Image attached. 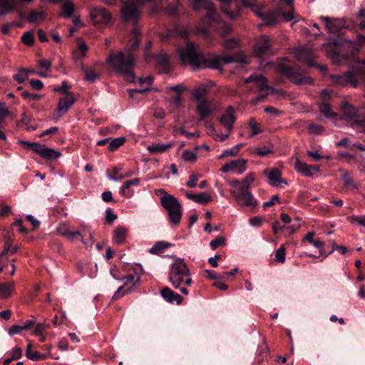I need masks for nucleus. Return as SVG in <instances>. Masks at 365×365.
<instances>
[{
	"label": "nucleus",
	"mask_w": 365,
	"mask_h": 365,
	"mask_svg": "<svg viewBox=\"0 0 365 365\" xmlns=\"http://www.w3.org/2000/svg\"><path fill=\"white\" fill-rule=\"evenodd\" d=\"M133 38L130 48L110 53L106 59L107 63L115 71L126 76L127 81L135 82V76L133 73L135 56L133 51H135L140 41V31L139 28L135 26L132 31Z\"/></svg>",
	"instance_id": "f257e3e1"
},
{
	"label": "nucleus",
	"mask_w": 365,
	"mask_h": 365,
	"mask_svg": "<svg viewBox=\"0 0 365 365\" xmlns=\"http://www.w3.org/2000/svg\"><path fill=\"white\" fill-rule=\"evenodd\" d=\"M168 280L172 286L185 295L189 294L187 287L193 283L190 271L182 258H175L169 266Z\"/></svg>",
	"instance_id": "f03ea898"
},
{
	"label": "nucleus",
	"mask_w": 365,
	"mask_h": 365,
	"mask_svg": "<svg viewBox=\"0 0 365 365\" xmlns=\"http://www.w3.org/2000/svg\"><path fill=\"white\" fill-rule=\"evenodd\" d=\"M178 53L182 63L195 68H207L209 56L197 53L194 43L187 42L185 47L178 48Z\"/></svg>",
	"instance_id": "7ed1b4c3"
},
{
	"label": "nucleus",
	"mask_w": 365,
	"mask_h": 365,
	"mask_svg": "<svg viewBox=\"0 0 365 365\" xmlns=\"http://www.w3.org/2000/svg\"><path fill=\"white\" fill-rule=\"evenodd\" d=\"M164 193L160 197V204L168 212V220L173 227L178 225L182 215V207L179 200L173 195L165 193L164 190H159Z\"/></svg>",
	"instance_id": "20e7f679"
},
{
	"label": "nucleus",
	"mask_w": 365,
	"mask_h": 365,
	"mask_svg": "<svg viewBox=\"0 0 365 365\" xmlns=\"http://www.w3.org/2000/svg\"><path fill=\"white\" fill-rule=\"evenodd\" d=\"M231 185H232V189L230 190L232 195L240 205L251 207L256 205V201L249 190L250 184H244V186H239L240 184Z\"/></svg>",
	"instance_id": "39448f33"
},
{
	"label": "nucleus",
	"mask_w": 365,
	"mask_h": 365,
	"mask_svg": "<svg viewBox=\"0 0 365 365\" xmlns=\"http://www.w3.org/2000/svg\"><path fill=\"white\" fill-rule=\"evenodd\" d=\"M278 70L291 82L295 84H310L312 82L311 78L303 77L297 70L284 63H280L279 65Z\"/></svg>",
	"instance_id": "423d86ee"
},
{
	"label": "nucleus",
	"mask_w": 365,
	"mask_h": 365,
	"mask_svg": "<svg viewBox=\"0 0 365 365\" xmlns=\"http://www.w3.org/2000/svg\"><path fill=\"white\" fill-rule=\"evenodd\" d=\"M357 75L365 76V68L356 67L353 69V71H349L344 73L343 75L334 76L333 79L334 83L337 84L341 86L351 84L353 87H356L358 85V81L356 79Z\"/></svg>",
	"instance_id": "0eeeda50"
},
{
	"label": "nucleus",
	"mask_w": 365,
	"mask_h": 365,
	"mask_svg": "<svg viewBox=\"0 0 365 365\" xmlns=\"http://www.w3.org/2000/svg\"><path fill=\"white\" fill-rule=\"evenodd\" d=\"M136 2L125 3L121 9L122 17L125 21L136 25L140 19V12Z\"/></svg>",
	"instance_id": "6e6552de"
},
{
	"label": "nucleus",
	"mask_w": 365,
	"mask_h": 365,
	"mask_svg": "<svg viewBox=\"0 0 365 365\" xmlns=\"http://www.w3.org/2000/svg\"><path fill=\"white\" fill-rule=\"evenodd\" d=\"M75 102L73 93H67V96L60 98L57 108L53 113V118L58 120L68 111Z\"/></svg>",
	"instance_id": "1a4fd4ad"
},
{
	"label": "nucleus",
	"mask_w": 365,
	"mask_h": 365,
	"mask_svg": "<svg viewBox=\"0 0 365 365\" xmlns=\"http://www.w3.org/2000/svg\"><path fill=\"white\" fill-rule=\"evenodd\" d=\"M191 8L194 11H200L205 9L207 11V16L210 19H215L217 16V13L215 11L213 4L207 0H192L190 2Z\"/></svg>",
	"instance_id": "9d476101"
},
{
	"label": "nucleus",
	"mask_w": 365,
	"mask_h": 365,
	"mask_svg": "<svg viewBox=\"0 0 365 365\" xmlns=\"http://www.w3.org/2000/svg\"><path fill=\"white\" fill-rule=\"evenodd\" d=\"M90 16L95 24H107L110 20V14L103 7L91 9Z\"/></svg>",
	"instance_id": "9b49d317"
},
{
	"label": "nucleus",
	"mask_w": 365,
	"mask_h": 365,
	"mask_svg": "<svg viewBox=\"0 0 365 365\" xmlns=\"http://www.w3.org/2000/svg\"><path fill=\"white\" fill-rule=\"evenodd\" d=\"M254 52L259 58L272 53L270 38L266 36H262L255 46Z\"/></svg>",
	"instance_id": "f8f14e48"
},
{
	"label": "nucleus",
	"mask_w": 365,
	"mask_h": 365,
	"mask_svg": "<svg viewBox=\"0 0 365 365\" xmlns=\"http://www.w3.org/2000/svg\"><path fill=\"white\" fill-rule=\"evenodd\" d=\"M320 19L325 22L326 29L329 33L341 34V30L345 28L346 23L342 19H332L327 16H321Z\"/></svg>",
	"instance_id": "ddd939ff"
},
{
	"label": "nucleus",
	"mask_w": 365,
	"mask_h": 365,
	"mask_svg": "<svg viewBox=\"0 0 365 365\" xmlns=\"http://www.w3.org/2000/svg\"><path fill=\"white\" fill-rule=\"evenodd\" d=\"M294 0H281L278 6V11L284 17L285 21H290L294 18Z\"/></svg>",
	"instance_id": "4468645a"
},
{
	"label": "nucleus",
	"mask_w": 365,
	"mask_h": 365,
	"mask_svg": "<svg viewBox=\"0 0 365 365\" xmlns=\"http://www.w3.org/2000/svg\"><path fill=\"white\" fill-rule=\"evenodd\" d=\"M246 160L244 159H237L230 161L224 165L220 170L222 173L232 172L237 174L242 173L245 170Z\"/></svg>",
	"instance_id": "2eb2a0df"
},
{
	"label": "nucleus",
	"mask_w": 365,
	"mask_h": 365,
	"mask_svg": "<svg viewBox=\"0 0 365 365\" xmlns=\"http://www.w3.org/2000/svg\"><path fill=\"white\" fill-rule=\"evenodd\" d=\"M196 111L197 112L200 117L199 120L204 121L214 112V108L212 103L207 99L197 101V104L196 106Z\"/></svg>",
	"instance_id": "dca6fc26"
},
{
	"label": "nucleus",
	"mask_w": 365,
	"mask_h": 365,
	"mask_svg": "<svg viewBox=\"0 0 365 365\" xmlns=\"http://www.w3.org/2000/svg\"><path fill=\"white\" fill-rule=\"evenodd\" d=\"M234 62V57L232 56H209L208 64L207 67L212 69H221L222 65L228 64Z\"/></svg>",
	"instance_id": "f3484780"
},
{
	"label": "nucleus",
	"mask_w": 365,
	"mask_h": 365,
	"mask_svg": "<svg viewBox=\"0 0 365 365\" xmlns=\"http://www.w3.org/2000/svg\"><path fill=\"white\" fill-rule=\"evenodd\" d=\"M161 297L168 302L176 304H180L183 300V297L179 294L173 291L168 287H163L160 291Z\"/></svg>",
	"instance_id": "a211bd4d"
},
{
	"label": "nucleus",
	"mask_w": 365,
	"mask_h": 365,
	"mask_svg": "<svg viewBox=\"0 0 365 365\" xmlns=\"http://www.w3.org/2000/svg\"><path fill=\"white\" fill-rule=\"evenodd\" d=\"M235 121L234 109L232 106H229L225 113L221 116L220 122L222 125L227 128L228 131H231L233 128Z\"/></svg>",
	"instance_id": "6ab92c4d"
},
{
	"label": "nucleus",
	"mask_w": 365,
	"mask_h": 365,
	"mask_svg": "<svg viewBox=\"0 0 365 365\" xmlns=\"http://www.w3.org/2000/svg\"><path fill=\"white\" fill-rule=\"evenodd\" d=\"M36 153L46 160H56L61 156V153L58 151L41 144V148L36 150Z\"/></svg>",
	"instance_id": "aec40b11"
},
{
	"label": "nucleus",
	"mask_w": 365,
	"mask_h": 365,
	"mask_svg": "<svg viewBox=\"0 0 365 365\" xmlns=\"http://www.w3.org/2000/svg\"><path fill=\"white\" fill-rule=\"evenodd\" d=\"M131 176V173L122 168L114 167L111 173L108 172V177L110 180L120 181Z\"/></svg>",
	"instance_id": "412c9836"
},
{
	"label": "nucleus",
	"mask_w": 365,
	"mask_h": 365,
	"mask_svg": "<svg viewBox=\"0 0 365 365\" xmlns=\"http://www.w3.org/2000/svg\"><path fill=\"white\" fill-rule=\"evenodd\" d=\"M296 170L306 176H310L319 171L316 165H308L299 160L295 162Z\"/></svg>",
	"instance_id": "4be33fe9"
},
{
	"label": "nucleus",
	"mask_w": 365,
	"mask_h": 365,
	"mask_svg": "<svg viewBox=\"0 0 365 365\" xmlns=\"http://www.w3.org/2000/svg\"><path fill=\"white\" fill-rule=\"evenodd\" d=\"M185 195L188 199L200 204L205 205L211 201L210 195L205 192H200L197 194L186 192Z\"/></svg>",
	"instance_id": "5701e85b"
},
{
	"label": "nucleus",
	"mask_w": 365,
	"mask_h": 365,
	"mask_svg": "<svg viewBox=\"0 0 365 365\" xmlns=\"http://www.w3.org/2000/svg\"><path fill=\"white\" fill-rule=\"evenodd\" d=\"M128 234V229L123 226L115 228L113 232V241L117 245H122L125 242Z\"/></svg>",
	"instance_id": "b1692460"
},
{
	"label": "nucleus",
	"mask_w": 365,
	"mask_h": 365,
	"mask_svg": "<svg viewBox=\"0 0 365 365\" xmlns=\"http://www.w3.org/2000/svg\"><path fill=\"white\" fill-rule=\"evenodd\" d=\"M155 60L158 66L163 69L164 73L170 71V65L168 56L165 53H160L155 56Z\"/></svg>",
	"instance_id": "393cba45"
},
{
	"label": "nucleus",
	"mask_w": 365,
	"mask_h": 365,
	"mask_svg": "<svg viewBox=\"0 0 365 365\" xmlns=\"http://www.w3.org/2000/svg\"><path fill=\"white\" fill-rule=\"evenodd\" d=\"M263 174L272 182H287L286 180L281 178V172L277 168L265 170Z\"/></svg>",
	"instance_id": "a878e982"
},
{
	"label": "nucleus",
	"mask_w": 365,
	"mask_h": 365,
	"mask_svg": "<svg viewBox=\"0 0 365 365\" xmlns=\"http://www.w3.org/2000/svg\"><path fill=\"white\" fill-rule=\"evenodd\" d=\"M217 17H218V16ZM210 20L212 21H216V26H212L215 28L216 31L220 35L225 36L231 31V30H232L231 26L229 24H227V23H225V21H223L222 20L217 21V18H216L214 20L213 19H210Z\"/></svg>",
	"instance_id": "bb28decb"
},
{
	"label": "nucleus",
	"mask_w": 365,
	"mask_h": 365,
	"mask_svg": "<svg viewBox=\"0 0 365 365\" xmlns=\"http://www.w3.org/2000/svg\"><path fill=\"white\" fill-rule=\"evenodd\" d=\"M26 356L32 361H39L46 359L47 354L34 351L31 344H29L26 350Z\"/></svg>",
	"instance_id": "cd10ccee"
},
{
	"label": "nucleus",
	"mask_w": 365,
	"mask_h": 365,
	"mask_svg": "<svg viewBox=\"0 0 365 365\" xmlns=\"http://www.w3.org/2000/svg\"><path fill=\"white\" fill-rule=\"evenodd\" d=\"M171 244L165 241L157 242L150 250L149 252L153 255H160L164 250L171 247Z\"/></svg>",
	"instance_id": "c85d7f7f"
},
{
	"label": "nucleus",
	"mask_w": 365,
	"mask_h": 365,
	"mask_svg": "<svg viewBox=\"0 0 365 365\" xmlns=\"http://www.w3.org/2000/svg\"><path fill=\"white\" fill-rule=\"evenodd\" d=\"M208 92V86L202 84L199 86L195 90H194L192 93V96L197 101H202V100H207L206 98H204L203 96H205Z\"/></svg>",
	"instance_id": "c756f323"
},
{
	"label": "nucleus",
	"mask_w": 365,
	"mask_h": 365,
	"mask_svg": "<svg viewBox=\"0 0 365 365\" xmlns=\"http://www.w3.org/2000/svg\"><path fill=\"white\" fill-rule=\"evenodd\" d=\"M320 113L327 118H333L336 115V113L333 112L331 106L326 103H322L319 106Z\"/></svg>",
	"instance_id": "7c9ffc66"
},
{
	"label": "nucleus",
	"mask_w": 365,
	"mask_h": 365,
	"mask_svg": "<svg viewBox=\"0 0 365 365\" xmlns=\"http://www.w3.org/2000/svg\"><path fill=\"white\" fill-rule=\"evenodd\" d=\"M173 146V143H160L149 145L148 150L152 153H161L166 151L168 149Z\"/></svg>",
	"instance_id": "2f4dec72"
},
{
	"label": "nucleus",
	"mask_w": 365,
	"mask_h": 365,
	"mask_svg": "<svg viewBox=\"0 0 365 365\" xmlns=\"http://www.w3.org/2000/svg\"><path fill=\"white\" fill-rule=\"evenodd\" d=\"M46 17L45 11H31L27 16V20L30 23L36 22L38 20H44Z\"/></svg>",
	"instance_id": "473e14b6"
},
{
	"label": "nucleus",
	"mask_w": 365,
	"mask_h": 365,
	"mask_svg": "<svg viewBox=\"0 0 365 365\" xmlns=\"http://www.w3.org/2000/svg\"><path fill=\"white\" fill-rule=\"evenodd\" d=\"M182 9L183 7L180 4H170L166 7L165 12L169 16L175 17L179 14L180 11Z\"/></svg>",
	"instance_id": "72a5a7b5"
},
{
	"label": "nucleus",
	"mask_w": 365,
	"mask_h": 365,
	"mask_svg": "<svg viewBox=\"0 0 365 365\" xmlns=\"http://www.w3.org/2000/svg\"><path fill=\"white\" fill-rule=\"evenodd\" d=\"M62 14L64 18H69L73 13L74 7L71 1H65L61 5Z\"/></svg>",
	"instance_id": "f704fd0d"
},
{
	"label": "nucleus",
	"mask_w": 365,
	"mask_h": 365,
	"mask_svg": "<svg viewBox=\"0 0 365 365\" xmlns=\"http://www.w3.org/2000/svg\"><path fill=\"white\" fill-rule=\"evenodd\" d=\"M125 142L124 137H119L116 138H110L108 149L110 151H115L120 148Z\"/></svg>",
	"instance_id": "c9c22d12"
},
{
	"label": "nucleus",
	"mask_w": 365,
	"mask_h": 365,
	"mask_svg": "<svg viewBox=\"0 0 365 365\" xmlns=\"http://www.w3.org/2000/svg\"><path fill=\"white\" fill-rule=\"evenodd\" d=\"M13 284L11 283L0 284V297L6 298L10 296Z\"/></svg>",
	"instance_id": "e433bc0d"
},
{
	"label": "nucleus",
	"mask_w": 365,
	"mask_h": 365,
	"mask_svg": "<svg viewBox=\"0 0 365 365\" xmlns=\"http://www.w3.org/2000/svg\"><path fill=\"white\" fill-rule=\"evenodd\" d=\"M17 4L15 1L0 0V9L7 11L8 12L16 9Z\"/></svg>",
	"instance_id": "4c0bfd02"
},
{
	"label": "nucleus",
	"mask_w": 365,
	"mask_h": 365,
	"mask_svg": "<svg viewBox=\"0 0 365 365\" xmlns=\"http://www.w3.org/2000/svg\"><path fill=\"white\" fill-rule=\"evenodd\" d=\"M82 70L85 73V78L90 82H94L99 76V75L92 69L82 66Z\"/></svg>",
	"instance_id": "58836bf2"
},
{
	"label": "nucleus",
	"mask_w": 365,
	"mask_h": 365,
	"mask_svg": "<svg viewBox=\"0 0 365 365\" xmlns=\"http://www.w3.org/2000/svg\"><path fill=\"white\" fill-rule=\"evenodd\" d=\"M343 114L347 118H354L356 115V109L350 104L345 103L342 108Z\"/></svg>",
	"instance_id": "ea45409f"
},
{
	"label": "nucleus",
	"mask_w": 365,
	"mask_h": 365,
	"mask_svg": "<svg viewBox=\"0 0 365 365\" xmlns=\"http://www.w3.org/2000/svg\"><path fill=\"white\" fill-rule=\"evenodd\" d=\"M140 279V278L139 276H135L134 274H128L123 277H120V281L124 282V286L128 284L130 282H133V286H135L139 283Z\"/></svg>",
	"instance_id": "a19ab883"
},
{
	"label": "nucleus",
	"mask_w": 365,
	"mask_h": 365,
	"mask_svg": "<svg viewBox=\"0 0 365 365\" xmlns=\"http://www.w3.org/2000/svg\"><path fill=\"white\" fill-rule=\"evenodd\" d=\"M21 41L24 44L29 46H33L34 43L33 33L31 31H27L24 33L21 36Z\"/></svg>",
	"instance_id": "79ce46f5"
},
{
	"label": "nucleus",
	"mask_w": 365,
	"mask_h": 365,
	"mask_svg": "<svg viewBox=\"0 0 365 365\" xmlns=\"http://www.w3.org/2000/svg\"><path fill=\"white\" fill-rule=\"evenodd\" d=\"M285 247L282 245L275 252V261L284 263L285 261Z\"/></svg>",
	"instance_id": "37998d69"
},
{
	"label": "nucleus",
	"mask_w": 365,
	"mask_h": 365,
	"mask_svg": "<svg viewBox=\"0 0 365 365\" xmlns=\"http://www.w3.org/2000/svg\"><path fill=\"white\" fill-rule=\"evenodd\" d=\"M182 158L187 162H194L197 159V155L193 151L186 150L182 153Z\"/></svg>",
	"instance_id": "c03bdc74"
},
{
	"label": "nucleus",
	"mask_w": 365,
	"mask_h": 365,
	"mask_svg": "<svg viewBox=\"0 0 365 365\" xmlns=\"http://www.w3.org/2000/svg\"><path fill=\"white\" fill-rule=\"evenodd\" d=\"M225 238L220 236L212 240L210 243V245L212 250H216L217 247L225 245Z\"/></svg>",
	"instance_id": "a18cd8bd"
},
{
	"label": "nucleus",
	"mask_w": 365,
	"mask_h": 365,
	"mask_svg": "<svg viewBox=\"0 0 365 365\" xmlns=\"http://www.w3.org/2000/svg\"><path fill=\"white\" fill-rule=\"evenodd\" d=\"M69 88L68 83L66 81H63L61 86L55 87L53 91L57 93H62L64 96H67V93H73L68 91Z\"/></svg>",
	"instance_id": "49530a36"
},
{
	"label": "nucleus",
	"mask_w": 365,
	"mask_h": 365,
	"mask_svg": "<svg viewBox=\"0 0 365 365\" xmlns=\"http://www.w3.org/2000/svg\"><path fill=\"white\" fill-rule=\"evenodd\" d=\"M9 115L10 112L6 108L5 103L0 102V125Z\"/></svg>",
	"instance_id": "de8ad7c7"
},
{
	"label": "nucleus",
	"mask_w": 365,
	"mask_h": 365,
	"mask_svg": "<svg viewBox=\"0 0 365 365\" xmlns=\"http://www.w3.org/2000/svg\"><path fill=\"white\" fill-rule=\"evenodd\" d=\"M132 288L133 287H130L128 288L127 290H125L122 292V291L124 289V285L120 287L117 291L114 293L113 297H112V300H115V299H118L120 297H122L123 296H124L125 294H126L127 293H128L129 292H130L132 290Z\"/></svg>",
	"instance_id": "09e8293b"
},
{
	"label": "nucleus",
	"mask_w": 365,
	"mask_h": 365,
	"mask_svg": "<svg viewBox=\"0 0 365 365\" xmlns=\"http://www.w3.org/2000/svg\"><path fill=\"white\" fill-rule=\"evenodd\" d=\"M133 184H123L120 188V193H121L125 197H130L133 193V192L130 190V187Z\"/></svg>",
	"instance_id": "8fccbe9b"
},
{
	"label": "nucleus",
	"mask_w": 365,
	"mask_h": 365,
	"mask_svg": "<svg viewBox=\"0 0 365 365\" xmlns=\"http://www.w3.org/2000/svg\"><path fill=\"white\" fill-rule=\"evenodd\" d=\"M307 129L309 133L316 135L321 134L324 130V128L322 126L314 123L309 125Z\"/></svg>",
	"instance_id": "3c124183"
},
{
	"label": "nucleus",
	"mask_w": 365,
	"mask_h": 365,
	"mask_svg": "<svg viewBox=\"0 0 365 365\" xmlns=\"http://www.w3.org/2000/svg\"><path fill=\"white\" fill-rule=\"evenodd\" d=\"M234 62L239 63L240 64H247L248 61L245 56L242 53H236L233 55Z\"/></svg>",
	"instance_id": "603ef678"
},
{
	"label": "nucleus",
	"mask_w": 365,
	"mask_h": 365,
	"mask_svg": "<svg viewBox=\"0 0 365 365\" xmlns=\"http://www.w3.org/2000/svg\"><path fill=\"white\" fill-rule=\"evenodd\" d=\"M312 244L319 250V252L322 255H324V258L328 256V254L325 253L324 249L323 247L324 243L322 241L317 239L314 240Z\"/></svg>",
	"instance_id": "864d4df0"
},
{
	"label": "nucleus",
	"mask_w": 365,
	"mask_h": 365,
	"mask_svg": "<svg viewBox=\"0 0 365 365\" xmlns=\"http://www.w3.org/2000/svg\"><path fill=\"white\" fill-rule=\"evenodd\" d=\"M19 143L22 145H25L26 146V148L32 150L34 152L36 153V150H38L39 148H41L40 143H29L24 140H20Z\"/></svg>",
	"instance_id": "5fc2aeb1"
},
{
	"label": "nucleus",
	"mask_w": 365,
	"mask_h": 365,
	"mask_svg": "<svg viewBox=\"0 0 365 365\" xmlns=\"http://www.w3.org/2000/svg\"><path fill=\"white\" fill-rule=\"evenodd\" d=\"M116 219H117V215L113 213L112 209L108 208L106 210V220L107 222H108L109 224H111Z\"/></svg>",
	"instance_id": "6e6d98bb"
},
{
	"label": "nucleus",
	"mask_w": 365,
	"mask_h": 365,
	"mask_svg": "<svg viewBox=\"0 0 365 365\" xmlns=\"http://www.w3.org/2000/svg\"><path fill=\"white\" fill-rule=\"evenodd\" d=\"M30 86L36 91H40L43 87V83L38 79H31L29 82Z\"/></svg>",
	"instance_id": "4d7b16f0"
},
{
	"label": "nucleus",
	"mask_w": 365,
	"mask_h": 365,
	"mask_svg": "<svg viewBox=\"0 0 365 365\" xmlns=\"http://www.w3.org/2000/svg\"><path fill=\"white\" fill-rule=\"evenodd\" d=\"M76 237H81V242L84 244H86V242L84 240L83 237H82V235L79 231H75V232L69 231V232L68 233V235L66 237L71 241H73Z\"/></svg>",
	"instance_id": "13d9d810"
},
{
	"label": "nucleus",
	"mask_w": 365,
	"mask_h": 365,
	"mask_svg": "<svg viewBox=\"0 0 365 365\" xmlns=\"http://www.w3.org/2000/svg\"><path fill=\"white\" fill-rule=\"evenodd\" d=\"M337 250L340 252L341 255H345L347 252V249L344 246L337 245L334 242L332 243L331 250L329 252V254L332 253L334 251Z\"/></svg>",
	"instance_id": "bf43d9fd"
},
{
	"label": "nucleus",
	"mask_w": 365,
	"mask_h": 365,
	"mask_svg": "<svg viewBox=\"0 0 365 365\" xmlns=\"http://www.w3.org/2000/svg\"><path fill=\"white\" fill-rule=\"evenodd\" d=\"M349 44L354 46L355 47L356 46H361L365 43V35L359 34L357 36V41L356 42H352L351 41H346Z\"/></svg>",
	"instance_id": "052dcab7"
},
{
	"label": "nucleus",
	"mask_w": 365,
	"mask_h": 365,
	"mask_svg": "<svg viewBox=\"0 0 365 365\" xmlns=\"http://www.w3.org/2000/svg\"><path fill=\"white\" fill-rule=\"evenodd\" d=\"M239 42L236 38L227 39L224 41V46L227 48H232L237 46Z\"/></svg>",
	"instance_id": "680f3d73"
},
{
	"label": "nucleus",
	"mask_w": 365,
	"mask_h": 365,
	"mask_svg": "<svg viewBox=\"0 0 365 365\" xmlns=\"http://www.w3.org/2000/svg\"><path fill=\"white\" fill-rule=\"evenodd\" d=\"M57 232L61 235L66 237L69 232L67 225L65 223L60 224L57 228Z\"/></svg>",
	"instance_id": "e2e57ef3"
},
{
	"label": "nucleus",
	"mask_w": 365,
	"mask_h": 365,
	"mask_svg": "<svg viewBox=\"0 0 365 365\" xmlns=\"http://www.w3.org/2000/svg\"><path fill=\"white\" fill-rule=\"evenodd\" d=\"M170 91H173L177 93V94H179L182 92L187 91V88L184 86L182 84H178L175 86H170L168 88Z\"/></svg>",
	"instance_id": "0e129e2a"
},
{
	"label": "nucleus",
	"mask_w": 365,
	"mask_h": 365,
	"mask_svg": "<svg viewBox=\"0 0 365 365\" xmlns=\"http://www.w3.org/2000/svg\"><path fill=\"white\" fill-rule=\"evenodd\" d=\"M276 202H279V196L277 195H272L268 201H266L263 203V207H271V206L274 205Z\"/></svg>",
	"instance_id": "69168bd1"
},
{
	"label": "nucleus",
	"mask_w": 365,
	"mask_h": 365,
	"mask_svg": "<svg viewBox=\"0 0 365 365\" xmlns=\"http://www.w3.org/2000/svg\"><path fill=\"white\" fill-rule=\"evenodd\" d=\"M13 78L19 83H22L27 78V73L19 71V73L14 74Z\"/></svg>",
	"instance_id": "338daca9"
},
{
	"label": "nucleus",
	"mask_w": 365,
	"mask_h": 365,
	"mask_svg": "<svg viewBox=\"0 0 365 365\" xmlns=\"http://www.w3.org/2000/svg\"><path fill=\"white\" fill-rule=\"evenodd\" d=\"M22 355V351L20 347H15L12 352H11V359L13 360H17L21 357Z\"/></svg>",
	"instance_id": "774afa93"
}]
</instances>
